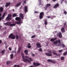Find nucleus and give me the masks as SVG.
Wrapping results in <instances>:
<instances>
[{
  "label": "nucleus",
  "mask_w": 67,
  "mask_h": 67,
  "mask_svg": "<svg viewBox=\"0 0 67 67\" xmlns=\"http://www.w3.org/2000/svg\"><path fill=\"white\" fill-rule=\"evenodd\" d=\"M23 61L25 62H28L29 63H31L30 62L32 60V59L31 58H29L28 57L26 56L25 57L26 59H25L24 57V56L23 57Z\"/></svg>",
  "instance_id": "nucleus-1"
},
{
  "label": "nucleus",
  "mask_w": 67,
  "mask_h": 67,
  "mask_svg": "<svg viewBox=\"0 0 67 67\" xmlns=\"http://www.w3.org/2000/svg\"><path fill=\"white\" fill-rule=\"evenodd\" d=\"M15 20L16 21H19V22L16 21V23L17 24H20L21 23V19L20 17H17L15 18Z\"/></svg>",
  "instance_id": "nucleus-2"
},
{
  "label": "nucleus",
  "mask_w": 67,
  "mask_h": 67,
  "mask_svg": "<svg viewBox=\"0 0 67 67\" xmlns=\"http://www.w3.org/2000/svg\"><path fill=\"white\" fill-rule=\"evenodd\" d=\"M11 15L10 14H9L7 17L6 18V20L7 21H9V20H11Z\"/></svg>",
  "instance_id": "nucleus-3"
},
{
  "label": "nucleus",
  "mask_w": 67,
  "mask_h": 67,
  "mask_svg": "<svg viewBox=\"0 0 67 67\" xmlns=\"http://www.w3.org/2000/svg\"><path fill=\"white\" fill-rule=\"evenodd\" d=\"M44 15V13L43 12H42L40 13V15H39V18L40 19H41L43 18V16Z\"/></svg>",
  "instance_id": "nucleus-4"
},
{
  "label": "nucleus",
  "mask_w": 67,
  "mask_h": 67,
  "mask_svg": "<svg viewBox=\"0 0 67 67\" xmlns=\"http://www.w3.org/2000/svg\"><path fill=\"white\" fill-rule=\"evenodd\" d=\"M9 38H11L12 39H14L15 38V36L12 34H11L9 37Z\"/></svg>",
  "instance_id": "nucleus-5"
},
{
  "label": "nucleus",
  "mask_w": 67,
  "mask_h": 67,
  "mask_svg": "<svg viewBox=\"0 0 67 67\" xmlns=\"http://www.w3.org/2000/svg\"><path fill=\"white\" fill-rule=\"evenodd\" d=\"M33 64L34 65L37 66L41 65V64L38 63H33Z\"/></svg>",
  "instance_id": "nucleus-6"
},
{
  "label": "nucleus",
  "mask_w": 67,
  "mask_h": 67,
  "mask_svg": "<svg viewBox=\"0 0 67 67\" xmlns=\"http://www.w3.org/2000/svg\"><path fill=\"white\" fill-rule=\"evenodd\" d=\"M51 6V4H47L46 5V8H45V10H46L47 8Z\"/></svg>",
  "instance_id": "nucleus-7"
},
{
  "label": "nucleus",
  "mask_w": 67,
  "mask_h": 67,
  "mask_svg": "<svg viewBox=\"0 0 67 67\" xmlns=\"http://www.w3.org/2000/svg\"><path fill=\"white\" fill-rule=\"evenodd\" d=\"M11 24V23L10 22H8L6 23H4V24L5 26H10V24Z\"/></svg>",
  "instance_id": "nucleus-8"
},
{
  "label": "nucleus",
  "mask_w": 67,
  "mask_h": 67,
  "mask_svg": "<svg viewBox=\"0 0 67 67\" xmlns=\"http://www.w3.org/2000/svg\"><path fill=\"white\" fill-rule=\"evenodd\" d=\"M59 6V4L58 3H57L56 4L54 7H53V8H56L58 7Z\"/></svg>",
  "instance_id": "nucleus-9"
},
{
  "label": "nucleus",
  "mask_w": 67,
  "mask_h": 67,
  "mask_svg": "<svg viewBox=\"0 0 67 67\" xmlns=\"http://www.w3.org/2000/svg\"><path fill=\"white\" fill-rule=\"evenodd\" d=\"M19 16L22 19H23L24 18L23 16V14L22 13H20L19 14Z\"/></svg>",
  "instance_id": "nucleus-10"
},
{
  "label": "nucleus",
  "mask_w": 67,
  "mask_h": 67,
  "mask_svg": "<svg viewBox=\"0 0 67 67\" xmlns=\"http://www.w3.org/2000/svg\"><path fill=\"white\" fill-rule=\"evenodd\" d=\"M58 35H59V36L60 38H62V33L61 32H60L59 34H58Z\"/></svg>",
  "instance_id": "nucleus-11"
},
{
  "label": "nucleus",
  "mask_w": 67,
  "mask_h": 67,
  "mask_svg": "<svg viewBox=\"0 0 67 67\" xmlns=\"http://www.w3.org/2000/svg\"><path fill=\"white\" fill-rule=\"evenodd\" d=\"M61 32L62 33L64 32H65V30L64 28H62L61 29Z\"/></svg>",
  "instance_id": "nucleus-12"
},
{
  "label": "nucleus",
  "mask_w": 67,
  "mask_h": 67,
  "mask_svg": "<svg viewBox=\"0 0 67 67\" xmlns=\"http://www.w3.org/2000/svg\"><path fill=\"white\" fill-rule=\"evenodd\" d=\"M45 54L47 55V56H51L52 55V54L48 53H45Z\"/></svg>",
  "instance_id": "nucleus-13"
},
{
  "label": "nucleus",
  "mask_w": 67,
  "mask_h": 67,
  "mask_svg": "<svg viewBox=\"0 0 67 67\" xmlns=\"http://www.w3.org/2000/svg\"><path fill=\"white\" fill-rule=\"evenodd\" d=\"M47 61L48 62H52V63H55V61H53L51 59H48V60Z\"/></svg>",
  "instance_id": "nucleus-14"
},
{
  "label": "nucleus",
  "mask_w": 67,
  "mask_h": 67,
  "mask_svg": "<svg viewBox=\"0 0 67 67\" xmlns=\"http://www.w3.org/2000/svg\"><path fill=\"white\" fill-rule=\"evenodd\" d=\"M36 45H37V47L38 48H40L41 47V46L40 44V43H37Z\"/></svg>",
  "instance_id": "nucleus-15"
},
{
  "label": "nucleus",
  "mask_w": 67,
  "mask_h": 67,
  "mask_svg": "<svg viewBox=\"0 0 67 67\" xmlns=\"http://www.w3.org/2000/svg\"><path fill=\"white\" fill-rule=\"evenodd\" d=\"M24 9L25 12H27V7L26 6H25Z\"/></svg>",
  "instance_id": "nucleus-16"
},
{
  "label": "nucleus",
  "mask_w": 67,
  "mask_h": 67,
  "mask_svg": "<svg viewBox=\"0 0 67 67\" xmlns=\"http://www.w3.org/2000/svg\"><path fill=\"white\" fill-rule=\"evenodd\" d=\"M7 13L6 12H5L4 13L2 17V18L3 19L5 16L6 15Z\"/></svg>",
  "instance_id": "nucleus-17"
},
{
  "label": "nucleus",
  "mask_w": 67,
  "mask_h": 67,
  "mask_svg": "<svg viewBox=\"0 0 67 67\" xmlns=\"http://www.w3.org/2000/svg\"><path fill=\"white\" fill-rule=\"evenodd\" d=\"M10 3H6V5H5V7H8L9 5H10Z\"/></svg>",
  "instance_id": "nucleus-18"
},
{
  "label": "nucleus",
  "mask_w": 67,
  "mask_h": 67,
  "mask_svg": "<svg viewBox=\"0 0 67 67\" xmlns=\"http://www.w3.org/2000/svg\"><path fill=\"white\" fill-rule=\"evenodd\" d=\"M3 9L2 7H0V11L2 13L3 12Z\"/></svg>",
  "instance_id": "nucleus-19"
},
{
  "label": "nucleus",
  "mask_w": 67,
  "mask_h": 67,
  "mask_svg": "<svg viewBox=\"0 0 67 67\" xmlns=\"http://www.w3.org/2000/svg\"><path fill=\"white\" fill-rule=\"evenodd\" d=\"M21 2H20L18 3L16 5V6L17 7H18L21 5Z\"/></svg>",
  "instance_id": "nucleus-20"
},
{
  "label": "nucleus",
  "mask_w": 67,
  "mask_h": 67,
  "mask_svg": "<svg viewBox=\"0 0 67 67\" xmlns=\"http://www.w3.org/2000/svg\"><path fill=\"white\" fill-rule=\"evenodd\" d=\"M56 39V38H52L50 39V41H54Z\"/></svg>",
  "instance_id": "nucleus-21"
},
{
  "label": "nucleus",
  "mask_w": 67,
  "mask_h": 67,
  "mask_svg": "<svg viewBox=\"0 0 67 67\" xmlns=\"http://www.w3.org/2000/svg\"><path fill=\"white\" fill-rule=\"evenodd\" d=\"M15 25V24H10V26L11 27H12L13 26H14Z\"/></svg>",
  "instance_id": "nucleus-22"
},
{
  "label": "nucleus",
  "mask_w": 67,
  "mask_h": 67,
  "mask_svg": "<svg viewBox=\"0 0 67 67\" xmlns=\"http://www.w3.org/2000/svg\"><path fill=\"white\" fill-rule=\"evenodd\" d=\"M13 17L17 16V14L16 13H14L13 14Z\"/></svg>",
  "instance_id": "nucleus-23"
},
{
  "label": "nucleus",
  "mask_w": 67,
  "mask_h": 67,
  "mask_svg": "<svg viewBox=\"0 0 67 67\" xmlns=\"http://www.w3.org/2000/svg\"><path fill=\"white\" fill-rule=\"evenodd\" d=\"M24 52L25 53V54H26V55H28V51L27 50H25V51Z\"/></svg>",
  "instance_id": "nucleus-24"
},
{
  "label": "nucleus",
  "mask_w": 67,
  "mask_h": 67,
  "mask_svg": "<svg viewBox=\"0 0 67 67\" xmlns=\"http://www.w3.org/2000/svg\"><path fill=\"white\" fill-rule=\"evenodd\" d=\"M58 43V41H54V42H53V44H57Z\"/></svg>",
  "instance_id": "nucleus-25"
},
{
  "label": "nucleus",
  "mask_w": 67,
  "mask_h": 67,
  "mask_svg": "<svg viewBox=\"0 0 67 67\" xmlns=\"http://www.w3.org/2000/svg\"><path fill=\"white\" fill-rule=\"evenodd\" d=\"M44 24L46 25L47 24V20H46L45 21H44Z\"/></svg>",
  "instance_id": "nucleus-26"
},
{
  "label": "nucleus",
  "mask_w": 67,
  "mask_h": 67,
  "mask_svg": "<svg viewBox=\"0 0 67 67\" xmlns=\"http://www.w3.org/2000/svg\"><path fill=\"white\" fill-rule=\"evenodd\" d=\"M19 65H15L14 66V67H19Z\"/></svg>",
  "instance_id": "nucleus-27"
},
{
  "label": "nucleus",
  "mask_w": 67,
  "mask_h": 67,
  "mask_svg": "<svg viewBox=\"0 0 67 67\" xmlns=\"http://www.w3.org/2000/svg\"><path fill=\"white\" fill-rule=\"evenodd\" d=\"M67 54V51H66L63 54V55H66Z\"/></svg>",
  "instance_id": "nucleus-28"
},
{
  "label": "nucleus",
  "mask_w": 67,
  "mask_h": 67,
  "mask_svg": "<svg viewBox=\"0 0 67 67\" xmlns=\"http://www.w3.org/2000/svg\"><path fill=\"white\" fill-rule=\"evenodd\" d=\"M10 58L11 59H12L13 58V54H12L11 55H10Z\"/></svg>",
  "instance_id": "nucleus-29"
},
{
  "label": "nucleus",
  "mask_w": 67,
  "mask_h": 67,
  "mask_svg": "<svg viewBox=\"0 0 67 67\" xmlns=\"http://www.w3.org/2000/svg\"><path fill=\"white\" fill-rule=\"evenodd\" d=\"M53 54L54 55H56L57 56H58V54H57V53H55V52H53Z\"/></svg>",
  "instance_id": "nucleus-30"
},
{
  "label": "nucleus",
  "mask_w": 67,
  "mask_h": 67,
  "mask_svg": "<svg viewBox=\"0 0 67 67\" xmlns=\"http://www.w3.org/2000/svg\"><path fill=\"white\" fill-rule=\"evenodd\" d=\"M5 50H3L2 51V54H3L5 52Z\"/></svg>",
  "instance_id": "nucleus-31"
},
{
  "label": "nucleus",
  "mask_w": 67,
  "mask_h": 67,
  "mask_svg": "<svg viewBox=\"0 0 67 67\" xmlns=\"http://www.w3.org/2000/svg\"><path fill=\"white\" fill-rule=\"evenodd\" d=\"M62 51H63V50H59V51H58L60 53H61Z\"/></svg>",
  "instance_id": "nucleus-32"
},
{
  "label": "nucleus",
  "mask_w": 67,
  "mask_h": 67,
  "mask_svg": "<svg viewBox=\"0 0 67 67\" xmlns=\"http://www.w3.org/2000/svg\"><path fill=\"white\" fill-rule=\"evenodd\" d=\"M29 48H30L31 47V46H27Z\"/></svg>",
  "instance_id": "nucleus-33"
},
{
  "label": "nucleus",
  "mask_w": 67,
  "mask_h": 67,
  "mask_svg": "<svg viewBox=\"0 0 67 67\" xmlns=\"http://www.w3.org/2000/svg\"><path fill=\"white\" fill-rule=\"evenodd\" d=\"M12 53H16V52L15 51H12Z\"/></svg>",
  "instance_id": "nucleus-34"
},
{
  "label": "nucleus",
  "mask_w": 67,
  "mask_h": 67,
  "mask_svg": "<svg viewBox=\"0 0 67 67\" xmlns=\"http://www.w3.org/2000/svg\"><path fill=\"white\" fill-rule=\"evenodd\" d=\"M21 48V47H20V48L19 49L18 51V53H19L20 52Z\"/></svg>",
  "instance_id": "nucleus-35"
},
{
  "label": "nucleus",
  "mask_w": 67,
  "mask_h": 67,
  "mask_svg": "<svg viewBox=\"0 0 67 67\" xmlns=\"http://www.w3.org/2000/svg\"><path fill=\"white\" fill-rule=\"evenodd\" d=\"M35 36H36L35 35H33L32 36L31 38H35Z\"/></svg>",
  "instance_id": "nucleus-36"
},
{
  "label": "nucleus",
  "mask_w": 67,
  "mask_h": 67,
  "mask_svg": "<svg viewBox=\"0 0 67 67\" xmlns=\"http://www.w3.org/2000/svg\"><path fill=\"white\" fill-rule=\"evenodd\" d=\"M21 54L22 55H23L22 56V58H23V56H24V58H25V59H26L25 58V57H24V54L23 53H22V54Z\"/></svg>",
  "instance_id": "nucleus-37"
},
{
  "label": "nucleus",
  "mask_w": 67,
  "mask_h": 67,
  "mask_svg": "<svg viewBox=\"0 0 67 67\" xmlns=\"http://www.w3.org/2000/svg\"><path fill=\"white\" fill-rule=\"evenodd\" d=\"M38 1H39V4H41V0H38Z\"/></svg>",
  "instance_id": "nucleus-38"
},
{
  "label": "nucleus",
  "mask_w": 67,
  "mask_h": 67,
  "mask_svg": "<svg viewBox=\"0 0 67 67\" xmlns=\"http://www.w3.org/2000/svg\"><path fill=\"white\" fill-rule=\"evenodd\" d=\"M56 17L55 16H51V19H53V18H54V17Z\"/></svg>",
  "instance_id": "nucleus-39"
},
{
  "label": "nucleus",
  "mask_w": 67,
  "mask_h": 67,
  "mask_svg": "<svg viewBox=\"0 0 67 67\" xmlns=\"http://www.w3.org/2000/svg\"><path fill=\"white\" fill-rule=\"evenodd\" d=\"M64 59V57H62L61 58V60H63Z\"/></svg>",
  "instance_id": "nucleus-40"
},
{
  "label": "nucleus",
  "mask_w": 67,
  "mask_h": 67,
  "mask_svg": "<svg viewBox=\"0 0 67 67\" xmlns=\"http://www.w3.org/2000/svg\"><path fill=\"white\" fill-rule=\"evenodd\" d=\"M67 12L66 11H64V14H67Z\"/></svg>",
  "instance_id": "nucleus-41"
},
{
  "label": "nucleus",
  "mask_w": 67,
  "mask_h": 67,
  "mask_svg": "<svg viewBox=\"0 0 67 67\" xmlns=\"http://www.w3.org/2000/svg\"><path fill=\"white\" fill-rule=\"evenodd\" d=\"M62 46L63 48H64L65 47V45H64V44H62Z\"/></svg>",
  "instance_id": "nucleus-42"
},
{
  "label": "nucleus",
  "mask_w": 67,
  "mask_h": 67,
  "mask_svg": "<svg viewBox=\"0 0 67 67\" xmlns=\"http://www.w3.org/2000/svg\"><path fill=\"white\" fill-rule=\"evenodd\" d=\"M16 39L17 40H18V38H19V37H18V35H16Z\"/></svg>",
  "instance_id": "nucleus-43"
},
{
  "label": "nucleus",
  "mask_w": 67,
  "mask_h": 67,
  "mask_svg": "<svg viewBox=\"0 0 67 67\" xmlns=\"http://www.w3.org/2000/svg\"><path fill=\"white\" fill-rule=\"evenodd\" d=\"M35 13H38V12L37 11H35Z\"/></svg>",
  "instance_id": "nucleus-44"
},
{
  "label": "nucleus",
  "mask_w": 67,
  "mask_h": 67,
  "mask_svg": "<svg viewBox=\"0 0 67 67\" xmlns=\"http://www.w3.org/2000/svg\"><path fill=\"white\" fill-rule=\"evenodd\" d=\"M32 57H34L35 56V55L34 54H33V53H32Z\"/></svg>",
  "instance_id": "nucleus-45"
},
{
  "label": "nucleus",
  "mask_w": 67,
  "mask_h": 67,
  "mask_svg": "<svg viewBox=\"0 0 67 67\" xmlns=\"http://www.w3.org/2000/svg\"><path fill=\"white\" fill-rule=\"evenodd\" d=\"M39 51H42V49H41V48H40V49H39Z\"/></svg>",
  "instance_id": "nucleus-46"
},
{
  "label": "nucleus",
  "mask_w": 67,
  "mask_h": 67,
  "mask_svg": "<svg viewBox=\"0 0 67 67\" xmlns=\"http://www.w3.org/2000/svg\"><path fill=\"white\" fill-rule=\"evenodd\" d=\"M9 50L10 51H12V49L11 48H9Z\"/></svg>",
  "instance_id": "nucleus-47"
},
{
  "label": "nucleus",
  "mask_w": 67,
  "mask_h": 67,
  "mask_svg": "<svg viewBox=\"0 0 67 67\" xmlns=\"http://www.w3.org/2000/svg\"><path fill=\"white\" fill-rule=\"evenodd\" d=\"M48 52L50 53H52V52L51 51H48Z\"/></svg>",
  "instance_id": "nucleus-48"
},
{
  "label": "nucleus",
  "mask_w": 67,
  "mask_h": 67,
  "mask_svg": "<svg viewBox=\"0 0 67 67\" xmlns=\"http://www.w3.org/2000/svg\"><path fill=\"white\" fill-rule=\"evenodd\" d=\"M47 17L48 18V19H49L50 18V17L49 16H47Z\"/></svg>",
  "instance_id": "nucleus-49"
},
{
  "label": "nucleus",
  "mask_w": 67,
  "mask_h": 67,
  "mask_svg": "<svg viewBox=\"0 0 67 67\" xmlns=\"http://www.w3.org/2000/svg\"><path fill=\"white\" fill-rule=\"evenodd\" d=\"M9 63V62H7V64H8Z\"/></svg>",
  "instance_id": "nucleus-50"
},
{
  "label": "nucleus",
  "mask_w": 67,
  "mask_h": 67,
  "mask_svg": "<svg viewBox=\"0 0 67 67\" xmlns=\"http://www.w3.org/2000/svg\"><path fill=\"white\" fill-rule=\"evenodd\" d=\"M24 3H25V4L26 3V1H24Z\"/></svg>",
  "instance_id": "nucleus-51"
},
{
  "label": "nucleus",
  "mask_w": 67,
  "mask_h": 67,
  "mask_svg": "<svg viewBox=\"0 0 67 67\" xmlns=\"http://www.w3.org/2000/svg\"><path fill=\"white\" fill-rule=\"evenodd\" d=\"M58 42H59V43L60 42V40H58Z\"/></svg>",
  "instance_id": "nucleus-52"
},
{
  "label": "nucleus",
  "mask_w": 67,
  "mask_h": 67,
  "mask_svg": "<svg viewBox=\"0 0 67 67\" xmlns=\"http://www.w3.org/2000/svg\"><path fill=\"white\" fill-rule=\"evenodd\" d=\"M65 3H67V1H65Z\"/></svg>",
  "instance_id": "nucleus-53"
},
{
  "label": "nucleus",
  "mask_w": 67,
  "mask_h": 67,
  "mask_svg": "<svg viewBox=\"0 0 67 67\" xmlns=\"http://www.w3.org/2000/svg\"><path fill=\"white\" fill-rule=\"evenodd\" d=\"M2 20V18L1 17H0V21L1 20Z\"/></svg>",
  "instance_id": "nucleus-54"
},
{
  "label": "nucleus",
  "mask_w": 67,
  "mask_h": 67,
  "mask_svg": "<svg viewBox=\"0 0 67 67\" xmlns=\"http://www.w3.org/2000/svg\"><path fill=\"white\" fill-rule=\"evenodd\" d=\"M66 23H65L64 24V25H66Z\"/></svg>",
  "instance_id": "nucleus-55"
},
{
  "label": "nucleus",
  "mask_w": 67,
  "mask_h": 67,
  "mask_svg": "<svg viewBox=\"0 0 67 67\" xmlns=\"http://www.w3.org/2000/svg\"><path fill=\"white\" fill-rule=\"evenodd\" d=\"M1 16H2V14L1 13H0V17H1Z\"/></svg>",
  "instance_id": "nucleus-56"
},
{
  "label": "nucleus",
  "mask_w": 67,
  "mask_h": 67,
  "mask_svg": "<svg viewBox=\"0 0 67 67\" xmlns=\"http://www.w3.org/2000/svg\"><path fill=\"white\" fill-rule=\"evenodd\" d=\"M56 1V0H53V2H55Z\"/></svg>",
  "instance_id": "nucleus-57"
},
{
  "label": "nucleus",
  "mask_w": 67,
  "mask_h": 67,
  "mask_svg": "<svg viewBox=\"0 0 67 67\" xmlns=\"http://www.w3.org/2000/svg\"><path fill=\"white\" fill-rule=\"evenodd\" d=\"M30 43H28V45H30Z\"/></svg>",
  "instance_id": "nucleus-58"
},
{
  "label": "nucleus",
  "mask_w": 67,
  "mask_h": 67,
  "mask_svg": "<svg viewBox=\"0 0 67 67\" xmlns=\"http://www.w3.org/2000/svg\"><path fill=\"white\" fill-rule=\"evenodd\" d=\"M2 42V41H1V40H0V44Z\"/></svg>",
  "instance_id": "nucleus-59"
},
{
  "label": "nucleus",
  "mask_w": 67,
  "mask_h": 67,
  "mask_svg": "<svg viewBox=\"0 0 67 67\" xmlns=\"http://www.w3.org/2000/svg\"><path fill=\"white\" fill-rule=\"evenodd\" d=\"M13 12H14V9H13Z\"/></svg>",
  "instance_id": "nucleus-60"
},
{
  "label": "nucleus",
  "mask_w": 67,
  "mask_h": 67,
  "mask_svg": "<svg viewBox=\"0 0 67 67\" xmlns=\"http://www.w3.org/2000/svg\"><path fill=\"white\" fill-rule=\"evenodd\" d=\"M30 67H34L33 66H30Z\"/></svg>",
  "instance_id": "nucleus-61"
},
{
  "label": "nucleus",
  "mask_w": 67,
  "mask_h": 67,
  "mask_svg": "<svg viewBox=\"0 0 67 67\" xmlns=\"http://www.w3.org/2000/svg\"><path fill=\"white\" fill-rule=\"evenodd\" d=\"M2 27V26H0V27Z\"/></svg>",
  "instance_id": "nucleus-62"
},
{
  "label": "nucleus",
  "mask_w": 67,
  "mask_h": 67,
  "mask_svg": "<svg viewBox=\"0 0 67 67\" xmlns=\"http://www.w3.org/2000/svg\"><path fill=\"white\" fill-rule=\"evenodd\" d=\"M60 44H59V45H58V46H60Z\"/></svg>",
  "instance_id": "nucleus-63"
},
{
  "label": "nucleus",
  "mask_w": 67,
  "mask_h": 67,
  "mask_svg": "<svg viewBox=\"0 0 67 67\" xmlns=\"http://www.w3.org/2000/svg\"><path fill=\"white\" fill-rule=\"evenodd\" d=\"M49 0H47V1H49Z\"/></svg>",
  "instance_id": "nucleus-64"
}]
</instances>
